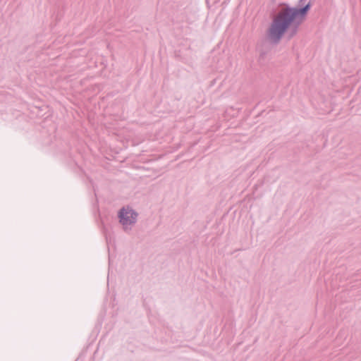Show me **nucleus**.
Returning a JSON list of instances; mask_svg holds the SVG:
<instances>
[{"instance_id": "obj_2", "label": "nucleus", "mask_w": 361, "mask_h": 361, "mask_svg": "<svg viewBox=\"0 0 361 361\" xmlns=\"http://www.w3.org/2000/svg\"><path fill=\"white\" fill-rule=\"evenodd\" d=\"M120 221L123 225L127 226L135 221L137 214L131 209H123L120 212Z\"/></svg>"}, {"instance_id": "obj_1", "label": "nucleus", "mask_w": 361, "mask_h": 361, "mask_svg": "<svg viewBox=\"0 0 361 361\" xmlns=\"http://www.w3.org/2000/svg\"><path fill=\"white\" fill-rule=\"evenodd\" d=\"M310 5L302 8H283L275 16L270 26L269 35L271 39L279 40L286 32L293 34L297 27L304 20Z\"/></svg>"}]
</instances>
